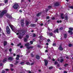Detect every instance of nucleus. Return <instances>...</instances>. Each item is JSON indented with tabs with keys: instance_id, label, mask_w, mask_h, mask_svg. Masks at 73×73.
Here are the masks:
<instances>
[{
	"instance_id": "obj_6",
	"label": "nucleus",
	"mask_w": 73,
	"mask_h": 73,
	"mask_svg": "<svg viewBox=\"0 0 73 73\" xmlns=\"http://www.w3.org/2000/svg\"><path fill=\"white\" fill-rule=\"evenodd\" d=\"M6 16L7 17L9 18V19H12V17L10 15L8 14H7L6 15Z\"/></svg>"
},
{
	"instance_id": "obj_57",
	"label": "nucleus",
	"mask_w": 73,
	"mask_h": 73,
	"mask_svg": "<svg viewBox=\"0 0 73 73\" xmlns=\"http://www.w3.org/2000/svg\"><path fill=\"white\" fill-rule=\"evenodd\" d=\"M50 41V39H48L47 40V41L48 42H49Z\"/></svg>"
},
{
	"instance_id": "obj_10",
	"label": "nucleus",
	"mask_w": 73,
	"mask_h": 73,
	"mask_svg": "<svg viewBox=\"0 0 73 73\" xmlns=\"http://www.w3.org/2000/svg\"><path fill=\"white\" fill-rule=\"evenodd\" d=\"M25 24H26V27H27L28 26V25L29 24V22L27 21V20H26L25 21Z\"/></svg>"
},
{
	"instance_id": "obj_45",
	"label": "nucleus",
	"mask_w": 73,
	"mask_h": 73,
	"mask_svg": "<svg viewBox=\"0 0 73 73\" xmlns=\"http://www.w3.org/2000/svg\"><path fill=\"white\" fill-rule=\"evenodd\" d=\"M49 18H50V17H49V16H47L46 17V19H49Z\"/></svg>"
},
{
	"instance_id": "obj_12",
	"label": "nucleus",
	"mask_w": 73,
	"mask_h": 73,
	"mask_svg": "<svg viewBox=\"0 0 73 73\" xmlns=\"http://www.w3.org/2000/svg\"><path fill=\"white\" fill-rule=\"evenodd\" d=\"M9 26L11 28V29H12V31H14V29H13V25H9Z\"/></svg>"
},
{
	"instance_id": "obj_46",
	"label": "nucleus",
	"mask_w": 73,
	"mask_h": 73,
	"mask_svg": "<svg viewBox=\"0 0 73 73\" xmlns=\"http://www.w3.org/2000/svg\"><path fill=\"white\" fill-rule=\"evenodd\" d=\"M33 42L32 41H30V43L31 44H33Z\"/></svg>"
},
{
	"instance_id": "obj_41",
	"label": "nucleus",
	"mask_w": 73,
	"mask_h": 73,
	"mask_svg": "<svg viewBox=\"0 0 73 73\" xmlns=\"http://www.w3.org/2000/svg\"><path fill=\"white\" fill-rule=\"evenodd\" d=\"M26 38H29V35H26Z\"/></svg>"
},
{
	"instance_id": "obj_60",
	"label": "nucleus",
	"mask_w": 73,
	"mask_h": 73,
	"mask_svg": "<svg viewBox=\"0 0 73 73\" xmlns=\"http://www.w3.org/2000/svg\"><path fill=\"white\" fill-rule=\"evenodd\" d=\"M34 64V63H32L31 64V65H33Z\"/></svg>"
},
{
	"instance_id": "obj_39",
	"label": "nucleus",
	"mask_w": 73,
	"mask_h": 73,
	"mask_svg": "<svg viewBox=\"0 0 73 73\" xmlns=\"http://www.w3.org/2000/svg\"><path fill=\"white\" fill-rule=\"evenodd\" d=\"M31 56L32 57H34V55H33V54L32 53L31 54Z\"/></svg>"
},
{
	"instance_id": "obj_49",
	"label": "nucleus",
	"mask_w": 73,
	"mask_h": 73,
	"mask_svg": "<svg viewBox=\"0 0 73 73\" xmlns=\"http://www.w3.org/2000/svg\"><path fill=\"white\" fill-rule=\"evenodd\" d=\"M17 57L20 58V55H17Z\"/></svg>"
},
{
	"instance_id": "obj_18",
	"label": "nucleus",
	"mask_w": 73,
	"mask_h": 73,
	"mask_svg": "<svg viewBox=\"0 0 73 73\" xmlns=\"http://www.w3.org/2000/svg\"><path fill=\"white\" fill-rule=\"evenodd\" d=\"M8 60H10V61H12L13 60V58L11 57H10L8 58Z\"/></svg>"
},
{
	"instance_id": "obj_56",
	"label": "nucleus",
	"mask_w": 73,
	"mask_h": 73,
	"mask_svg": "<svg viewBox=\"0 0 73 73\" xmlns=\"http://www.w3.org/2000/svg\"><path fill=\"white\" fill-rule=\"evenodd\" d=\"M70 8H71V9H73V6H70Z\"/></svg>"
},
{
	"instance_id": "obj_5",
	"label": "nucleus",
	"mask_w": 73,
	"mask_h": 73,
	"mask_svg": "<svg viewBox=\"0 0 73 73\" xmlns=\"http://www.w3.org/2000/svg\"><path fill=\"white\" fill-rule=\"evenodd\" d=\"M21 26L22 27H24V24L25 23H24V20H22L21 21Z\"/></svg>"
},
{
	"instance_id": "obj_15",
	"label": "nucleus",
	"mask_w": 73,
	"mask_h": 73,
	"mask_svg": "<svg viewBox=\"0 0 73 73\" xmlns=\"http://www.w3.org/2000/svg\"><path fill=\"white\" fill-rule=\"evenodd\" d=\"M41 14H42V13H39L36 15V16H37V17H39L40 16H41Z\"/></svg>"
},
{
	"instance_id": "obj_13",
	"label": "nucleus",
	"mask_w": 73,
	"mask_h": 73,
	"mask_svg": "<svg viewBox=\"0 0 73 73\" xmlns=\"http://www.w3.org/2000/svg\"><path fill=\"white\" fill-rule=\"evenodd\" d=\"M7 60L8 59H7V58H5L3 60V62H5V61H7Z\"/></svg>"
},
{
	"instance_id": "obj_11",
	"label": "nucleus",
	"mask_w": 73,
	"mask_h": 73,
	"mask_svg": "<svg viewBox=\"0 0 73 73\" xmlns=\"http://www.w3.org/2000/svg\"><path fill=\"white\" fill-rule=\"evenodd\" d=\"M36 58L37 60H39L40 59V56L38 54H37L36 56Z\"/></svg>"
},
{
	"instance_id": "obj_52",
	"label": "nucleus",
	"mask_w": 73,
	"mask_h": 73,
	"mask_svg": "<svg viewBox=\"0 0 73 73\" xmlns=\"http://www.w3.org/2000/svg\"><path fill=\"white\" fill-rule=\"evenodd\" d=\"M23 48V45L21 46H20V48Z\"/></svg>"
},
{
	"instance_id": "obj_27",
	"label": "nucleus",
	"mask_w": 73,
	"mask_h": 73,
	"mask_svg": "<svg viewBox=\"0 0 73 73\" xmlns=\"http://www.w3.org/2000/svg\"><path fill=\"white\" fill-rule=\"evenodd\" d=\"M19 63V61H17V60H16L15 63V65H17V64Z\"/></svg>"
},
{
	"instance_id": "obj_4",
	"label": "nucleus",
	"mask_w": 73,
	"mask_h": 73,
	"mask_svg": "<svg viewBox=\"0 0 73 73\" xmlns=\"http://www.w3.org/2000/svg\"><path fill=\"white\" fill-rule=\"evenodd\" d=\"M19 7V5L17 4H15L13 6V8L15 9H17Z\"/></svg>"
},
{
	"instance_id": "obj_28",
	"label": "nucleus",
	"mask_w": 73,
	"mask_h": 73,
	"mask_svg": "<svg viewBox=\"0 0 73 73\" xmlns=\"http://www.w3.org/2000/svg\"><path fill=\"white\" fill-rule=\"evenodd\" d=\"M42 36L40 35L39 36L38 38H39L40 40H42Z\"/></svg>"
},
{
	"instance_id": "obj_16",
	"label": "nucleus",
	"mask_w": 73,
	"mask_h": 73,
	"mask_svg": "<svg viewBox=\"0 0 73 73\" xmlns=\"http://www.w3.org/2000/svg\"><path fill=\"white\" fill-rule=\"evenodd\" d=\"M2 13H3L4 15V14H5L7 13V10H4L2 12H1Z\"/></svg>"
},
{
	"instance_id": "obj_47",
	"label": "nucleus",
	"mask_w": 73,
	"mask_h": 73,
	"mask_svg": "<svg viewBox=\"0 0 73 73\" xmlns=\"http://www.w3.org/2000/svg\"><path fill=\"white\" fill-rule=\"evenodd\" d=\"M37 47L38 48H41V46L40 45H38Z\"/></svg>"
},
{
	"instance_id": "obj_44",
	"label": "nucleus",
	"mask_w": 73,
	"mask_h": 73,
	"mask_svg": "<svg viewBox=\"0 0 73 73\" xmlns=\"http://www.w3.org/2000/svg\"><path fill=\"white\" fill-rule=\"evenodd\" d=\"M55 65H56V64H58V62L56 61H55L54 62Z\"/></svg>"
},
{
	"instance_id": "obj_64",
	"label": "nucleus",
	"mask_w": 73,
	"mask_h": 73,
	"mask_svg": "<svg viewBox=\"0 0 73 73\" xmlns=\"http://www.w3.org/2000/svg\"><path fill=\"white\" fill-rule=\"evenodd\" d=\"M19 12L21 13V12H22V11H21V10H20L19 11Z\"/></svg>"
},
{
	"instance_id": "obj_21",
	"label": "nucleus",
	"mask_w": 73,
	"mask_h": 73,
	"mask_svg": "<svg viewBox=\"0 0 73 73\" xmlns=\"http://www.w3.org/2000/svg\"><path fill=\"white\" fill-rule=\"evenodd\" d=\"M25 46H29V43H27V44H25Z\"/></svg>"
},
{
	"instance_id": "obj_30",
	"label": "nucleus",
	"mask_w": 73,
	"mask_h": 73,
	"mask_svg": "<svg viewBox=\"0 0 73 73\" xmlns=\"http://www.w3.org/2000/svg\"><path fill=\"white\" fill-rule=\"evenodd\" d=\"M67 37V35H66V34H64V37L65 38H66Z\"/></svg>"
},
{
	"instance_id": "obj_63",
	"label": "nucleus",
	"mask_w": 73,
	"mask_h": 73,
	"mask_svg": "<svg viewBox=\"0 0 73 73\" xmlns=\"http://www.w3.org/2000/svg\"><path fill=\"white\" fill-rule=\"evenodd\" d=\"M11 71H13V69L11 68Z\"/></svg>"
},
{
	"instance_id": "obj_62",
	"label": "nucleus",
	"mask_w": 73,
	"mask_h": 73,
	"mask_svg": "<svg viewBox=\"0 0 73 73\" xmlns=\"http://www.w3.org/2000/svg\"><path fill=\"white\" fill-rule=\"evenodd\" d=\"M10 65L11 67H13V65L12 64H11Z\"/></svg>"
},
{
	"instance_id": "obj_2",
	"label": "nucleus",
	"mask_w": 73,
	"mask_h": 73,
	"mask_svg": "<svg viewBox=\"0 0 73 73\" xmlns=\"http://www.w3.org/2000/svg\"><path fill=\"white\" fill-rule=\"evenodd\" d=\"M69 30H69L68 31L69 33H70V35H73V33L72 31H73V28L72 27H70L69 28Z\"/></svg>"
},
{
	"instance_id": "obj_7",
	"label": "nucleus",
	"mask_w": 73,
	"mask_h": 73,
	"mask_svg": "<svg viewBox=\"0 0 73 73\" xmlns=\"http://www.w3.org/2000/svg\"><path fill=\"white\" fill-rule=\"evenodd\" d=\"M58 49L60 50L61 51H62L63 50V48L62 47V46H61V45H60V46H59V47L58 48Z\"/></svg>"
},
{
	"instance_id": "obj_38",
	"label": "nucleus",
	"mask_w": 73,
	"mask_h": 73,
	"mask_svg": "<svg viewBox=\"0 0 73 73\" xmlns=\"http://www.w3.org/2000/svg\"><path fill=\"white\" fill-rule=\"evenodd\" d=\"M5 73V71L4 70H3L1 72V73Z\"/></svg>"
},
{
	"instance_id": "obj_19",
	"label": "nucleus",
	"mask_w": 73,
	"mask_h": 73,
	"mask_svg": "<svg viewBox=\"0 0 73 73\" xmlns=\"http://www.w3.org/2000/svg\"><path fill=\"white\" fill-rule=\"evenodd\" d=\"M3 16H4L3 14L1 13L0 14V18H2L3 17Z\"/></svg>"
},
{
	"instance_id": "obj_17",
	"label": "nucleus",
	"mask_w": 73,
	"mask_h": 73,
	"mask_svg": "<svg viewBox=\"0 0 73 73\" xmlns=\"http://www.w3.org/2000/svg\"><path fill=\"white\" fill-rule=\"evenodd\" d=\"M7 45V42L6 41H4L3 43V45L4 46H5V45Z\"/></svg>"
},
{
	"instance_id": "obj_35",
	"label": "nucleus",
	"mask_w": 73,
	"mask_h": 73,
	"mask_svg": "<svg viewBox=\"0 0 73 73\" xmlns=\"http://www.w3.org/2000/svg\"><path fill=\"white\" fill-rule=\"evenodd\" d=\"M53 67L52 66H51V67H50L49 68V69H53Z\"/></svg>"
},
{
	"instance_id": "obj_1",
	"label": "nucleus",
	"mask_w": 73,
	"mask_h": 73,
	"mask_svg": "<svg viewBox=\"0 0 73 73\" xmlns=\"http://www.w3.org/2000/svg\"><path fill=\"white\" fill-rule=\"evenodd\" d=\"M25 33V31H21L19 33V35L18 36V38L20 39H22Z\"/></svg>"
},
{
	"instance_id": "obj_25",
	"label": "nucleus",
	"mask_w": 73,
	"mask_h": 73,
	"mask_svg": "<svg viewBox=\"0 0 73 73\" xmlns=\"http://www.w3.org/2000/svg\"><path fill=\"white\" fill-rule=\"evenodd\" d=\"M69 65V64H67V63H65L64 65V67H66L67 66H68Z\"/></svg>"
},
{
	"instance_id": "obj_3",
	"label": "nucleus",
	"mask_w": 73,
	"mask_h": 73,
	"mask_svg": "<svg viewBox=\"0 0 73 73\" xmlns=\"http://www.w3.org/2000/svg\"><path fill=\"white\" fill-rule=\"evenodd\" d=\"M6 31L7 34H9L11 32V30L8 26H7L6 27Z\"/></svg>"
},
{
	"instance_id": "obj_58",
	"label": "nucleus",
	"mask_w": 73,
	"mask_h": 73,
	"mask_svg": "<svg viewBox=\"0 0 73 73\" xmlns=\"http://www.w3.org/2000/svg\"><path fill=\"white\" fill-rule=\"evenodd\" d=\"M52 20H54V19H55V18H54V17H53L52 18Z\"/></svg>"
},
{
	"instance_id": "obj_53",
	"label": "nucleus",
	"mask_w": 73,
	"mask_h": 73,
	"mask_svg": "<svg viewBox=\"0 0 73 73\" xmlns=\"http://www.w3.org/2000/svg\"><path fill=\"white\" fill-rule=\"evenodd\" d=\"M5 70H6V71H9V69H5Z\"/></svg>"
},
{
	"instance_id": "obj_34",
	"label": "nucleus",
	"mask_w": 73,
	"mask_h": 73,
	"mask_svg": "<svg viewBox=\"0 0 73 73\" xmlns=\"http://www.w3.org/2000/svg\"><path fill=\"white\" fill-rule=\"evenodd\" d=\"M24 41L25 42H27V38H25Z\"/></svg>"
},
{
	"instance_id": "obj_29",
	"label": "nucleus",
	"mask_w": 73,
	"mask_h": 73,
	"mask_svg": "<svg viewBox=\"0 0 73 73\" xmlns=\"http://www.w3.org/2000/svg\"><path fill=\"white\" fill-rule=\"evenodd\" d=\"M57 23H62V21L61 20H60L59 21V20H58L57 21Z\"/></svg>"
},
{
	"instance_id": "obj_9",
	"label": "nucleus",
	"mask_w": 73,
	"mask_h": 73,
	"mask_svg": "<svg viewBox=\"0 0 73 73\" xmlns=\"http://www.w3.org/2000/svg\"><path fill=\"white\" fill-rule=\"evenodd\" d=\"M54 6H56V7H58L60 5V4L59 3V2H57L55 3L54 4Z\"/></svg>"
},
{
	"instance_id": "obj_54",
	"label": "nucleus",
	"mask_w": 73,
	"mask_h": 73,
	"mask_svg": "<svg viewBox=\"0 0 73 73\" xmlns=\"http://www.w3.org/2000/svg\"><path fill=\"white\" fill-rule=\"evenodd\" d=\"M3 65V63H1L0 64V66H2Z\"/></svg>"
},
{
	"instance_id": "obj_51",
	"label": "nucleus",
	"mask_w": 73,
	"mask_h": 73,
	"mask_svg": "<svg viewBox=\"0 0 73 73\" xmlns=\"http://www.w3.org/2000/svg\"><path fill=\"white\" fill-rule=\"evenodd\" d=\"M63 15H64V14L63 13H62L61 14V16H60V17H62V16H63Z\"/></svg>"
},
{
	"instance_id": "obj_22",
	"label": "nucleus",
	"mask_w": 73,
	"mask_h": 73,
	"mask_svg": "<svg viewBox=\"0 0 73 73\" xmlns=\"http://www.w3.org/2000/svg\"><path fill=\"white\" fill-rule=\"evenodd\" d=\"M65 20H68V16L66 15L65 17Z\"/></svg>"
},
{
	"instance_id": "obj_37",
	"label": "nucleus",
	"mask_w": 73,
	"mask_h": 73,
	"mask_svg": "<svg viewBox=\"0 0 73 73\" xmlns=\"http://www.w3.org/2000/svg\"><path fill=\"white\" fill-rule=\"evenodd\" d=\"M8 0H5V4H6V3H8Z\"/></svg>"
},
{
	"instance_id": "obj_20",
	"label": "nucleus",
	"mask_w": 73,
	"mask_h": 73,
	"mask_svg": "<svg viewBox=\"0 0 73 73\" xmlns=\"http://www.w3.org/2000/svg\"><path fill=\"white\" fill-rule=\"evenodd\" d=\"M33 46H30L27 47V48L28 49H33Z\"/></svg>"
},
{
	"instance_id": "obj_59",
	"label": "nucleus",
	"mask_w": 73,
	"mask_h": 73,
	"mask_svg": "<svg viewBox=\"0 0 73 73\" xmlns=\"http://www.w3.org/2000/svg\"><path fill=\"white\" fill-rule=\"evenodd\" d=\"M61 18H62V19H64V17L62 16V17H61Z\"/></svg>"
},
{
	"instance_id": "obj_36",
	"label": "nucleus",
	"mask_w": 73,
	"mask_h": 73,
	"mask_svg": "<svg viewBox=\"0 0 73 73\" xmlns=\"http://www.w3.org/2000/svg\"><path fill=\"white\" fill-rule=\"evenodd\" d=\"M48 8H49V9H51V8H52V7L51 6H48Z\"/></svg>"
},
{
	"instance_id": "obj_26",
	"label": "nucleus",
	"mask_w": 73,
	"mask_h": 73,
	"mask_svg": "<svg viewBox=\"0 0 73 73\" xmlns=\"http://www.w3.org/2000/svg\"><path fill=\"white\" fill-rule=\"evenodd\" d=\"M26 64L27 65H31V63L29 62H26Z\"/></svg>"
},
{
	"instance_id": "obj_32",
	"label": "nucleus",
	"mask_w": 73,
	"mask_h": 73,
	"mask_svg": "<svg viewBox=\"0 0 73 73\" xmlns=\"http://www.w3.org/2000/svg\"><path fill=\"white\" fill-rule=\"evenodd\" d=\"M60 62L62 63L64 61V59H61L60 60Z\"/></svg>"
},
{
	"instance_id": "obj_43",
	"label": "nucleus",
	"mask_w": 73,
	"mask_h": 73,
	"mask_svg": "<svg viewBox=\"0 0 73 73\" xmlns=\"http://www.w3.org/2000/svg\"><path fill=\"white\" fill-rule=\"evenodd\" d=\"M53 46H56V43H53L52 44Z\"/></svg>"
},
{
	"instance_id": "obj_50",
	"label": "nucleus",
	"mask_w": 73,
	"mask_h": 73,
	"mask_svg": "<svg viewBox=\"0 0 73 73\" xmlns=\"http://www.w3.org/2000/svg\"><path fill=\"white\" fill-rule=\"evenodd\" d=\"M12 49L11 48H10L9 49V52H11L12 51Z\"/></svg>"
},
{
	"instance_id": "obj_55",
	"label": "nucleus",
	"mask_w": 73,
	"mask_h": 73,
	"mask_svg": "<svg viewBox=\"0 0 73 73\" xmlns=\"http://www.w3.org/2000/svg\"><path fill=\"white\" fill-rule=\"evenodd\" d=\"M60 30H62L63 29V28L61 27L60 28Z\"/></svg>"
},
{
	"instance_id": "obj_40",
	"label": "nucleus",
	"mask_w": 73,
	"mask_h": 73,
	"mask_svg": "<svg viewBox=\"0 0 73 73\" xmlns=\"http://www.w3.org/2000/svg\"><path fill=\"white\" fill-rule=\"evenodd\" d=\"M72 46V44H69V47H71V46Z\"/></svg>"
},
{
	"instance_id": "obj_48",
	"label": "nucleus",
	"mask_w": 73,
	"mask_h": 73,
	"mask_svg": "<svg viewBox=\"0 0 73 73\" xmlns=\"http://www.w3.org/2000/svg\"><path fill=\"white\" fill-rule=\"evenodd\" d=\"M16 60H19V58H18L17 57H16Z\"/></svg>"
},
{
	"instance_id": "obj_23",
	"label": "nucleus",
	"mask_w": 73,
	"mask_h": 73,
	"mask_svg": "<svg viewBox=\"0 0 73 73\" xmlns=\"http://www.w3.org/2000/svg\"><path fill=\"white\" fill-rule=\"evenodd\" d=\"M49 35L50 36H52L53 35V33H49Z\"/></svg>"
},
{
	"instance_id": "obj_33",
	"label": "nucleus",
	"mask_w": 73,
	"mask_h": 73,
	"mask_svg": "<svg viewBox=\"0 0 73 73\" xmlns=\"http://www.w3.org/2000/svg\"><path fill=\"white\" fill-rule=\"evenodd\" d=\"M20 64L24 65V62H22Z\"/></svg>"
},
{
	"instance_id": "obj_42",
	"label": "nucleus",
	"mask_w": 73,
	"mask_h": 73,
	"mask_svg": "<svg viewBox=\"0 0 73 73\" xmlns=\"http://www.w3.org/2000/svg\"><path fill=\"white\" fill-rule=\"evenodd\" d=\"M36 34H33V36L34 37H36Z\"/></svg>"
},
{
	"instance_id": "obj_14",
	"label": "nucleus",
	"mask_w": 73,
	"mask_h": 73,
	"mask_svg": "<svg viewBox=\"0 0 73 73\" xmlns=\"http://www.w3.org/2000/svg\"><path fill=\"white\" fill-rule=\"evenodd\" d=\"M54 33H56V32H57V33H58V29H56V30L54 31Z\"/></svg>"
},
{
	"instance_id": "obj_8",
	"label": "nucleus",
	"mask_w": 73,
	"mask_h": 73,
	"mask_svg": "<svg viewBox=\"0 0 73 73\" xmlns=\"http://www.w3.org/2000/svg\"><path fill=\"white\" fill-rule=\"evenodd\" d=\"M44 61L45 66H47L48 64V60H44Z\"/></svg>"
},
{
	"instance_id": "obj_61",
	"label": "nucleus",
	"mask_w": 73,
	"mask_h": 73,
	"mask_svg": "<svg viewBox=\"0 0 73 73\" xmlns=\"http://www.w3.org/2000/svg\"><path fill=\"white\" fill-rule=\"evenodd\" d=\"M11 45H12L13 46V45H14V44H13V43H12L11 44Z\"/></svg>"
},
{
	"instance_id": "obj_24",
	"label": "nucleus",
	"mask_w": 73,
	"mask_h": 73,
	"mask_svg": "<svg viewBox=\"0 0 73 73\" xmlns=\"http://www.w3.org/2000/svg\"><path fill=\"white\" fill-rule=\"evenodd\" d=\"M31 27H36V25L35 24H31Z\"/></svg>"
},
{
	"instance_id": "obj_31",
	"label": "nucleus",
	"mask_w": 73,
	"mask_h": 73,
	"mask_svg": "<svg viewBox=\"0 0 73 73\" xmlns=\"http://www.w3.org/2000/svg\"><path fill=\"white\" fill-rule=\"evenodd\" d=\"M20 45H21V43H19V44H18L17 45V46H20Z\"/></svg>"
}]
</instances>
